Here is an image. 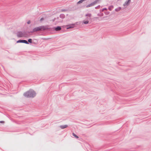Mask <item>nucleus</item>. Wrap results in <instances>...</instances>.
Returning a JSON list of instances; mask_svg holds the SVG:
<instances>
[{
    "mask_svg": "<svg viewBox=\"0 0 151 151\" xmlns=\"http://www.w3.org/2000/svg\"><path fill=\"white\" fill-rule=\"evenodd\" d=\"M44 19L43 18H41L40 19V21H41L43 20Z\"/></svg>",
    "mask_w": 151,
    "mask_h": 151,
    "instance_id": "obj_14",
    "label": "nucleus"
},
{
    "mask_svg": "<svg viewBox=\"0 0 151 151\" xmlns=\"http://www.w3.org/2000/svg\"><path fill=\"white\" fill-rule=\"evenodd\" d=\"M30 23V21H28V22H27V24H29Z\"/></svg>",
    "mask_w": 151,
    "mask_h": 151,
    "instance_id": "obj_15",
    "label": "nucleus"
},
{
    "mask_svg": "<svg viewBox=\"0 0 151 151\" xmlns=\"http://www.w3.org/2000/svg\"><path fill=\"white\" fill-rule=\"evenodd\" d=\"M131 0H128V1L126 2L125 4H124V5L125 6L126 5H127L128 4H129Z\"/></svg>",
    "mask_w": 151,
    "mask_h": 151,
    "instance_id": "obj_8",
    "label": "nucleus"
},
{
    "mask_svg": "<svg viewBox=\"0 0 151 151\" xmlns=\"http://www.w3.org/2000/svg\"><path fill=\"white\" fill-rule=\"evenodd\" d=\"M68 127V126L66 125H62L60 126V128L62 129H63L66 128Z\"/></svg>",
    "mask_w": 151,
    "mask_h": 151,
    "instance_id": "obj_5",
    "label": "nucleus"
},
{
    "mask_svg": "<svg viewBox=\"0 0 151 151\" xmlns=\"http://www.w3.org/2000/svg\"><path fill=\"white\" fill-rule=\"evenodd\" d=\"M63 11H65V10H63Z\"/></svg>",
    "mask_w": 151,
    "mask_h": 151,
    "instance_id": "obj_18",
    "label": "nucleus"
},
{
    "mask_svg": "<svg viewBox=\"0 0 151 151\" xmlns=\"http://www.w3.org/2000/svg\"><path fill=\"white\" fill-rule=\"evenodd\" d=\"M17 43H25L28 44L29 43L27 42V41L25 40H19L17 42Z\"/></svg>",
    "mask_w": 151,
    "mask_h": 151,
    "instance_id": "obj_3",
    "label": "nucleus"
},
{
    "mask_svg": "<svg viewBox=\"0 0 151 151\" xmlns=\"http://www.w3.org/2000/svg\"><path fill=\"white\" fill-rule=\"evenodd\" d=\"M94 4L93 3H91V4L88 5L86 6V7H90L91 6H93L94 5Z\"/></svg>",
    "mask_w": 151,
    "mask_h": 151,
    "instance_id": "obj_9",
    "label": "nucleus"
},
{
    "mask_svg": "<svg viewBox=\"0 0 151 151\" xmlns=\"http://www.w3.org/2000/svg\"><path fill=\"white\" fill-rule=\"evenodd\" d=\"M56 31L60 30L61 29V28L60 27H58L55 29Z\"/></svg>",
    "mask_w": 151,
    "mask_h": 151,
    "instance_id": "obj_6",
    "label": "nucleus"
},
{
    "mask_svg": "<svg viewBox=\"0 0 151 151\" xmlns=\"http://www.w3.org/2000/svg\"><path fill=\"white\" fill-rule=\"evenodd\" d=\"M36 95L35 92L33 91H29L24 93V96L27 97H33Z\"/></svg>",
    "mask_w": 151,
    "mask_h": 151,
    "instance_id": "obj_1",
    "label": "nucleus"
},
{
    "mask_svg": "<svg viewBox=\"0 0 151 151\" xmlns=\"http://www.w3.org/2000/svg\"><path fill=\"white\" fill-rule=\"evenodd\" d=\"M24 36L23 34L21 32H18L17 34V36L19 37H22Z\"/></svg>",
    "mask_w": 151,
    "mask_h": 151,
    "instance_id": "obj_4",
    "label": "nucleus"
},
{
    "mask_svg": "<svg viewBox=\"0 0 151 151\" xmlns=\"http://www.w3.org/2000/svg\"><path fill=\"white\" fill-rule=\"evenodd\" d=\"M88 18H87V20L86 21L84 20L83 21V23L84 24H87L88 23L89 21L88 19Z\"/></svg>",
    "mask_w": 151,
    "mask_h": 151,
    "instance_id": "obj_7",
    "label": "nucleus"
},
{
    "mask_svg": "<svg viewBox=\"0 0 151 151\" xmlns=\"http://www.w3.org/2000/svg\"><path fill=\"white\" fill-rule=\"evenodd\" d=\"M73 27H74V26H73V25H72L70 26L69 27H68L67 28V29H68L70 28H73Z\"/></svg>",
    "mask_w": 151,
    "mask_h": 151,
    "instance_id": "obj_12",
    "label": "nucleus"
},
{
    "mask_svg": "<svg viewBox=\"0 0 151 151\" xmlns=\"http://www.w3.org/2000/svg\"><path fill=\"white\" fill-rule=\"evenodd\" d=\"M86 16L90 17H91V14H86Z\"/></svg>",
    "mask_w": 151,
    "mask_h": 151,
    "instance_id": "obj_10",
    "label": "nucleus"
},
{
    "mask_svg": "<svg viewBox=\"0 0 151 151\" xmlns=\"http://www.w3.org/2000/svg\"><path fill=\"white\" fill-rule=\"evenodd\" d=\"M48 28L47 26H41L39 27H36L34 28L33 30V32H35L36 31H39L42 29L45 30L48 29Z\"/></svg>",
    "mask_w": 151,
    "mask_h": 151,
    "instance_id": "obj_2",
    "label": "nucleus"
},
{
    "mask_svg": "<svg viewBox=\"0 0 151 151\" xmlns=\"http://www.w3.org/2000/svg\"><path fill=\"white\" fill-rule=\"evenodd\" d=\"M0 122L1 123H4V122H3V121H1Z\"/></svg>",
    "mask_w": 151,
    "mask_h": 151,
    "instance_id": "obj_16",
    "label": "nucleus"
},
{
    "mask_svg": "<svg viewBox=\"0 0 151 151\" xmlns=\"http://www.w3.org/2000/svg\"><path fill=\"white\" fill-rule=\"evenodd\" d=\"M28 42H29V43H31L32 42V40L31 39H29L28 40Z\"/></svg>",
    "mask_w": 151,
    "mask_h": 151,
    "instance_id": "obj_13",
    "label": "nucleus"
},
{
    "mask_svg": "<svg viewBox=\"0 0 151 151\" xmlns=\"http://www.w3.org/2000/svg\"><path fill=\"white\" fill-rule=\"evenodd\" d=\"M73 135L75 137H76L77 138H78V137L77 135H76V134H75L74 133H73Z\"/></svg>",
    "mask_w": 151,
    "mask_h": 151,
    "instance_id": "obj_11",
    "label": "nucleus"
},
{
    "mask_svg": "<svg viewBox=\"0 0 151 151\" xmlns=\"http://www.w3.org/2000/svg\"><path fill=\"white\" fill-rule=\"evenodd\" d=\"M63 11H65V10H63Z\"/></svg>",
    "mask_w": 151,
    "mask_h": 151,
    "instance_id": "obj_17",
    "label": "nucleus"
}]
</instances>
